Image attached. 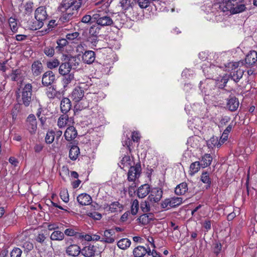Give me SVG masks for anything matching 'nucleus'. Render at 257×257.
Masks as SVG:
<instances>
[{
	"instance_id": "obj_1",
	"label": "nucleus",
	"mask_w": 257,
	"mask_h": 257,
	"mask_svg": "<svg viewBox=\"0 0 257 257\" xmlns=\"http://www.w3.org/2000/svg\"><path fill=\"white\" fill-rule=\"evenodd\" d=\"M219 4H215V8H220L223 11L230 12L232 14H236L245 11L246 7L245 5L240 3V0H227Z\"/></svg>"
},
{
	"instance_id": "obj_2",
	"label": "nucleus",
	"mask_w": 257,
	"mask_h": 257,
	"mask_svg": "<svg viewBox=\"0 0 257 257\" xmlns=\"http://www.w3.org/2000/svg\"><path fill=\"white\" fill-rule=\"evenodd\" d=\"M35 20L29 22V28L32 30H37L41 29L44 24L48 17L46 8L41 6L38 7L34 13Z\"/></svg>"
},
{
	"instance_id": "obj_3",
	"label": "nucleus",
	"mask_w": 257,
	"mask_h": 257,
	"mask_svg": "<svg viewBox=\"0 0 257 257\" xmlns=\"http://www.w3.org/2000/svg\"><path fill=\"white\" fill-rule=\"evenodd\" d=\"M67 4H69V2L64 0L59 7V10L62 13L60 20L64 23L67 22L73 18V13L72 12V11L75 10L74 6L71 5L68 8L65 7V5L67 6Z\"/></svg>"
},
{
	"instance_id": "obj_4",
	"label": "nucleus",
	"mask_w": 257,
	"mask_h": 257,
	"mask_svg": "<svg viewBox=\"0 0 257 257\" xmlns=\"http://www.w3.org/2000/svg\"><path fill=\"white\" fill-rule=\"evenodd\" d=\"M141 173V168L140 164H137L135 166H131L127 173V180L132 182L130 185V187L133 190L136 187V181L140 177Z\"/></svg>"
},
{
	"instance_id": "obj_5",
	"label": "nucleus",
	"mask_w": 257,
	"mask_h": 257,
	"mask_svg": "<svg viewBox=\"0 0 257 257\" xmlns=\"http://www.w3.org/2000/svg\"><path fill=\"white\" fill-rule=\"evenodd\" d=\"M118 18L114 22L115 23H117L119 20L120 16L118 15ZM92 18L98 25L102 27L111 26L114 23L110 16L108 15H103L100 12L94 14Z\"/></svg>"
},
{
	"instance_id": "obj_6",
	"label": "nucleus",
	"mask_w": 257,
	"mask_h": 257,
	"mask_svg": "<svg viewBox=\"0 0 257 257\" xmlns=\"http://www.w3.org/2000/svg\"><path fill=\"white\" fill-rule=\"evenodd\" d=\"M32 89L33 87L31 83H27L22 88V104L28 107L30 105L32 99Z\"/></svg>"
},
{
	"instance_id": "obj_7",
	"label": "nucleus",
	"mask_w": 257,
	"mask_h": 257,
	"mask_svg": "<svg viewBox=\"0 0 257 257\" xmlns=\"http://www.w3.org/2000/svg\"><path fill=\"white\" fill-rule=\"evenodd\" d=\"M84 92L82 88L76 87L72 91L71 95V98L75 102H78L82 100L81 102V104H83L81 107L82 108H85L88 106V102L85 99H82L84 97Z\"/></svg>"
},
{
	"instance_id": "obj_8",
	"label": "nucleus",
	"mask_w": 257,
	"mask_h": 257,
	"mask_svg": "<svg viewBox=\"0 0 257 257\" xmlns=\"http://www.w3.org/2000/svg\"><path fill=\"white\" fill-rule=\"evenodd\" d=\"M214 86L213 81L208 78L204 81H200L199 88L203 94L206 96H208L211 94Z\"/></svg>"
},
{
	"instance_id": "obj_9",
	"label": "nucleus",
	"mask_w": 257,
	"mask_h": 257,
	"mask_svg": "<svg viewBox=\"0 0 257 257\" xmlns=\"http://www.w3.org/2000/svg\"><path fill=\"white\" fill-rule=\"evenodd\" d=\"M27 126L29 132L35 134L37 128V123L35 116L34 114H30L27 118Z\"/></svg>"
},
{
	"instance_id": "obj_10",
	"label": "nucleus",
	"mask_w": 257,
	"mask_h": 257,
	"mask_svg": "<svg viewBox=\"0 0 257 257\" xmlns=\"http://www.w3.org/2000/svg\"><path fill=\"white\" fill-rule=\"evenodd\" d=\"M74 60V59H69L68 62L62 63L59 68V74L64 76L70 73L71 70L73 68L72 63Z\"/></svg>"
},
{
	"instance_id": "obj_11",
	"label": "nucleus",
	"mask_w": 257,
	"mask_h": 257,
	"mask_svg": "<svg viewBox=\"0 0 257 257\" xmlns=\"http://www.w3.org/2000/svg\"><path fill=\"white\" fill-rule=\"evenodd\" d=\"M55 78V75L52 71H47L43 75L42 79V84L44 86H48L53 83Z\"/></svg>"
},
{
	"instance_id": "obj_12",
	"label": "nucleus",
	"mask_w": 257,
	"mask_h": 257,
	"mask_svg": "<svg viewBox=\"0 0 257 257\" xmlns=\"http://www.w3.org/2000/svg\"><path fill=\"white\" fill-rule=\"evenodd\" d=\"M163 191L161 189L154 188L148 197V199L154 203L158 202L162 197Z\"/></svg>"
},
{
	"instance_id": "obj_13",
	"label": "nucleus",
	"mask_w": 257,
	"mask_h": 257,
	"mask_svg": "<svg viewBox=\"0 0 257 257\" xmlns=\"http://www.w3.org/2000/svg\"><path fill=\"white\" fill-rule=\"evenodd\" d=\"M151 249L146 248L145 246L139 245L135 247L133 250V254L135 257H144L147 253L150 255Z\"/></svg>"
},
{
	"instance_id": "obj_14",
	"label": "nucleus",
	"mask_w": 257,
	"mask_h": 257,
	"mask_svg": "<svg viewBox=\"0 0 257 257\" xmlns=\"http://www.w3.org/2000/svg\"><path fill=\"white\" fill-rule=\"evenodd\" d=\"M66 253L71 256H77L81 253V248L77 244H71L66 249Z\"/></svg>"
},
{
	"instance_id": "obj_15",
	"label": "nucleus",
	"mask_w": 257,
	"mask_h": 257,
	"mask_svg": "<svg viewBox=\"0 0 257 257\" xmlns=\"http://www.w3.org/2000/svg\"><path fill=\"white\" fill-rule=\"evenodd\" d=\"M104 208L110 212H116L117 211H120L122 209V205L120 204L118 201H115L112 202L109 205L104 204Z\"/></svg>"
},
{
	"instance_id": "obj_16",
	"label": "nucleus",
	"mask_w": 257,
	"mask_h": 257,
	"mask_svg": "<svg viewBox=\"0 0 257 257\" xmlns=\"http://www.w3.org/2000/svg\"><path fill=\"white\" fill-rule=\"evenodd\" d=\"M77 200L78 202L81 205H88L92 202L91 196L86 193H82L79 195L77 197Z\"/></svg>"
},
{
	"instance_id": "obj_17",
	"label": "nucleus",
	"mask_w": 257,
	"mask_h": 257,
	"mask_svg": "<svg viewBox=\"0 0 257 257\" xmlns=\"http://www.w3.org/2000/svg\"><path fill=\"white\" fill-rule=\"evenodd\" d=\"M77 135V132L73 126L68 127L64 133L65 139L68 141L74 140Z\"/></svg>"
},
{
	"instance_id": "obj_18",
	"label": "nucleus",
	"mask_w": 257,
	"mask_h": 257,
	"mask_svg": "<svg viewBox=\"0 0 257 257\" xmlns=\"http://www.w3.org/2000/svg\"><path fill=\"white\" fill-rule=\"evenodd\" d=\"M95 59V54L93 51H87L82 55V60L85 63L91 64Z\"/></svg>"
},
{
	"instance_id": "obj_19",
	"label": "nucleus",
	"mask_w": 257,
	"mask_h": 257,
	"mask_svg": "<svg viewBox=\"0 0 257 257\" xmlns=\"http://www.w3.org/2000/svg\"><path fill=\"white\" fill-rule=\"evenodd\" d=\"M71 108V102L70 99L68 98H63L60 103L61 111L63 113H67Z\"/></svg>"
},
{
	"instance_id": "obj_20",
	"label": "nucleus",
	"mask_w": 257,
	"mask_h": 257,
	"mask_svg": "<svg viewBox=\"0 0 257 257\" xmlns=\"http://www.w3.org/2000/svg\"><path fill=\"white\" fill-rule=\"evenodd\" d=\"M43 65L39 61H35L32 65V72L35 76H38L43 71Z\"/></svg>"
},
{
	"instance_id": "obj_21",
	"label": "nucleus",
	"mask_w": 257,
	"mask_h": 257,
	"mask_svg": "<svg viewBox=\"0 0 257 257\" xmlns=\"http://www.w3.org/2000/svg\"><path fill=\"white\" fill-rule=\"evenodd\" d=\"M239 106L238 100L234 97H230L228 99L227 107L232 111L236 110Z\"/></svg>"
},
{
	"instance_id": "obj_22",
	"label": "nucleus",
	"mask_w": 257,
	"mask_h": 257,
	"mask_svg": "<svg viewBox=\"0 0 257 257\" xmlns=\"http://www.w3.org/2000/svg\"><path fill=\"white\" fill-rule=\"evenodd\" d=\"M133 164V161L131 160L130 157L125 155L121 159L118 165L121 169H124L125 168H130Z\"/></svg>"
},
{
	"instance_id": "obj_23",
	"label": "nucleus",
	"mask_w": 257,
	"mask_h": 257,
	"mask_svg": "<svg viewBox=\"0 0 257 257\" xmlns=\"http://www.w3.org/2000/svg\"><path fill=\"white\" fill-rule=\"evenodd\" d=\"M95 252V249L93 245L86 246L81 249V254L85 257H93Z\"/></svg>"
},
{
	"instance_id": "obj_24",
	"label": "nucleus",
	"mask_w": 257,
	"mask_h": 257,
	"mask_svg": "<svg viewBox=\"0 0 257 257\" xmlns=\"http://www.w3.org/2000/svg\"><path fill=\"white\" fill-rule=\"evenodd\" d=\"M150 192V188L148 184H144L140 186L138 190V196L140 198L145 197Z\"/></svg>"
},
{
	"instance_id": "obj_25",
	"label": "nucleus",
	"mask_w": 257,
	"mask_h": 257,
	"mask_svg": "<svg viewBox=\"0 0 257 257\" xmlns=\"http://www.w3.org/2000/svg\"><path fill=\"white\" fill-rule=\"evenodd\" d=\"M199 137L197 136H193L188 138L187 140V145L188 149H197L199 146Z\"/></svg>"
},
{
	"instance_id": "obj_26",
	"label": "nucleus",
	"mask_w": 257,
	"mask_h": 257,
	"mask_svg": "<svg viewBox=\"0 0 257 257\" xmlns=\"http://www.w3.org/2000/svg\"><path fill=\"white\" fill-rule=\"evenodd\" d=\"M257 61V52L255 51H251L246 55L245 62L249 65L255 64Z\"/></svg>"
},
{
	"instance_id": "obj_27",
	"label": "nucleus",
	"mask_w": 257,
	"mask_h": 257,
	"mask_svg": "<svg viewBox=\"0 0 257 257\" xmlns=\"http://www.w3.org/2000/svg\"><path fill=\"white\" fill-rule=\"evenodd\" d=\"M188 189L187 183L186 182H183L176 186L175 192L178 195H182L185 194Z\"/></svg>"
},
{
	"instance_id": "obj_28",
	"label": "nucleus",
	"mask_w": 257,
	"mask_h": 257,
	"mask_svg": "<svg viewBox=\"0 0 257 257\" xmlns=\"http://www.w3.org/2000/svg\"><path fill=\"white\" fill-rule=\"evenodd\" d=\"M153 219V215L152 214H144L141 215L137 219L139 223L142 225H147L149 224Z\"/></svg>"
},
{
	"instance_id": "obj_29",
	"label": "nucleus",
	"mask_w": 257,
	"mask_h": 257,
	"mask_svg": "<svg viewBox=\"0 0 257 257\" xmlns=\"http://www.w3.org/2000/svg\"><path fill=\"white\" fill-rule=\"evenodd\" d=\"M80 154L79 148L78 146L73 145L70 148L69 156L71 160H76Z\"/></svg>"
},
{
	"instance_id": "obj_30",
	"label": "nucleus",
	"mask_w": 257,
	"mask_h": 257,
	"mask_svg": "<svg viewBox=\"0 0 257 257\" xmlns=\"http://www.w3.org/2000/svg\"><path fill=\"white\" fill-rule=\"evenodd\" d=\"M114 234V230L112 229L106 230L104 232V241L106 242L111 243L114 241L113 235Z\"/></svg>"
},
{
	"instance_id": "obj_31",
	"label": "nucleus",
	"mask_w": 257,
	"mask_h": 257,
	"mask_svg": "<svg viewBox=\"0 0 257 257\" xmlns=\"http://www.w3.org/2000/svg\"><path fill=\"white\" fill-rule=\"evenodd\" d=\"M212 161V158L210 154H206L202 158L201 160V166L203 168H205L209 166Z\"/></svg>"
},
{
	"instance_id": "obj_32",
	"label": "nucleus",
	"mask_w": 257,
	"mask_h": 257,
	"mask_svg": "<svg viewBox=\"0 0 257 257\" xmlns=\"http://www.w3.org/2000/svg\"><path fill=\"white\" fill-rule=\"evenodd\" d=\"M131 241L128 238H122L119 240L117 243V246L121 249H126L131 245Z\"/></svg>"
},
{
	"instance_id": "obj_33",
	"label": "nucleus",
	"mask_w": 257,
	"mask_h": 257,
	"mask_svg": "<svg viewBox=\"0 0 257 257\" xmlns=\"http://www.w3.org/2000/svg\"><path fill=\"white\" fill-rule=\"evenodd\" d=\"M207 145L209 148H213L215 146L220 147L221 143L218 141L217 137H212L207 142Z\"/></svg>"
},
{
	"instance_id": "obj_34",
	"label": "nucleus",
	"mask_w": 257,
	"mask_h": 257,
	"mask_svg": "<svg viewBox=\"0 0 257 257\" xmlns=\"http://www.w3.org/2000/svg\"><path fill=\"white\" fill-rule=\"evenodd\" d=\"M64 238V234L59 230L54 231L50 236V238L52 240H62Z\"/></svg>"
},
{
	"instance_id": "obj_35",
	"label": "nucleus",
	"mask_w": 257,
	"mask_h": 257,
	"mask_svg": "<svg viewBox=\"0 0 257 257\" xmlns=\"http://www.w3.org/2000/svg\"><path fill=\"white\" fill-rule=\"evenodd\" d=\"M9 26L13 33H17L19 28L18 21L14 18L11 17L9 19Z\"/></svg>"
},
{
	"instance_id": "obj_36",
	"label": "nucleus",
	"mask_w": 257,
	"mask_h": 257,
	"mask_svg": "<svg viewBox=\"0 0 257 257\" xmlns=\"http://www.w3.org/2000/svg\"><path fill=\"white\" fill-rule=\"evenodd\" d=\"M243 71L240 69H237L236 71L232 72L231 73V79L235 81L238 82L242 77Z\"/></svg>"
},
{
	"instance_id": "obj_37",
	"label": "nucleus",
	"mask_w": 257,
	"mask_h": 257,
	"mask_svg": "<svg viewBox=\"0 0 257 257\" xmlns=\"http://www.w3.org/2000/svg\"><path fill=\"white\" fill-rule=\"evenodd\" d=\"M201 164L199 162H195L192 163L190 166L189 174L193 175L198 172L200 169Z\"/></svg>"
},
{
	"instance_id": "obj_38",
	"label": "nucleus",
	"mask_w": 257,
	"mask_h": 257,
	"mask_svg": "<svg viewBox=\"0 0 257 257\" xmlns=\"http://www.w3.org/2000/svg\"><path fill=\"white\" fill-rule=\"evenodd\" d=\"M69 117L67 115H62L58 118L57 124L60 128L64 127L67 124Z\"/></svg>"
},
{
	"instance_id": "obj_39",
	"label": "nucleus",
	"mask_w": 257,
	"mask_h": 257,
	"mask_svg": "<svg viewBox=\"0 0 257 257\" xmlns=\"http://www.w3.org/2000/svg\"><path fill=\"white\" fill-rule=\"evenodd\" d=\"M74 79V74L72 73H70L68 74L65 75L62 79L64 87H66L69 83H70Z\"/></svg>"
},
{
	"instance_id": "obj_40",
	"label": "nucleus",
	"mask_w": 257,
	"mask_h": 257,
	"mask_svg": "<svg viewBox=\"0 0 257 257\" xmlns=\"http://www.w3.org/2000/svg\"><path fill=\"white\" fill-rule=\"evenodd\" d=\"M82 1V0H69L68 1L69 2V4H67V6L65 5V7H67L68 8L71 5L74 6L75 10L76 11L78 9H79L81 6Z\"/></svg>"
},
{
	"instance_id": "obj_41",
	"label": "nucleus",
	"mask_w": 257,
	"mask_h": 257,
	"mask_svg": "<svg viewBox=\"0 0 257 257\" xmlns=\"http://www.w3.org/2000/svg\"><path fill=\"white\" fill-rule=\"evenodd\" d=\"M171 201V207H175L180 205L182 203L183 199L181 197H174L170 198Z\"/></svg>"
},
{
	"instance_id": "obj_42",
	"label": "nucleus",
	"mask_w": 257,
	"mask_h": 257,
	"mask_svg": "<svg viewBox=\"0 0 257 257\" xmlns=\"http://www.w3.org/2000/svg\"><path fill=\"white\" fill-rule=\"evenodd\" d=\"M60 196L61 199L65 203L69 202V195L67 189H63L60 191Z\"/></svg>"
},
{
	"instance_id": "obj_43",
	"label": "nucleus",
	"mask_w": 257,
	"mask_h": 257,
	"mask_svg": "<svg viewBox=\"0 0 257 257\" xmlns=\"http://www.w3.org/2000/svg\"><path fill=\"white\" fill-rule=\"evenodd\" d=\"M139 209V202L138 200L136 199L133 201L131 207V213L133 215H136Z\"/></svg>"
},
{
	"instance_id": "obj_44",
	"label": "nucleus",
	"mask_w": 257,
	"mask_h": 257,
	"mask_svg": "<svg viewBox=\"0 0 257 257\" xmlns=\"http://www.w3.org/2000/svg\"><path fill=\"white\" fill-rule=\"evenodd\" d=\"M55 138V133L53 131L48 132L45 137L46 142L47 144H51L53 142Z\"/></svg>"
},
{
	"instance_id": "obj_45",
	"label": "nucleus",
	"mask_w": 257,
	"mask_h": 257,
	"mask_svg": "<svg viewBox=\"0 0 257 257\" xmlns=\"http://www.w3.org/2000/svg\"><path fill=\"white\" fill-rule=\"evenodd\" d=\"M60 64V62L58 59H55L47 62V67L50 69H52L58 67Z\"/></svg>"
},
{
	"instance_id": "obj_46",
	"label": "nucleus",
	"mask_w": 257,
	"mask_h": 257,
	"mask_svg": "<svg viewBox=\"0 0 257 257\" xmlns=\"http://www.w3.org/2000/svg\"><path fill=\"white\" fill-rule=\"evenodd\" d=\"M140 207L143 212H148L150 211L151 209V206L149 202L146 200L141 202Z\"/></svg>"
},
{
	"instance_id": "obj_47",
	"label": "nucleus",
	"mask_w": 257,
	"mask_h": 257,
	"mask_svg": "<svg viewBox=\"0 0 257 257\" xmlns=\"http://www.w3.org/2000/svg\"><path fill=\"white\" fill-rule=\"evenodd\" d=\"M90 112L91 115L93 117H99L101 114V111L100 110V109H98V107L97 106H95L91 108Z\"/></svg>"
},
{
	"instance_id": "obj_48",
	"label": "nucleus",
	"mask_w": 257,
	"mask_h": 257,
	"mask_svg": "<svg viewBox=\"0 0 257 257\" xmlns=\"http://www.w3.org/2000/svg\"><path fill=\"white\" fill-rule=\"evenodd\" d=\"M99 25H94L90 27L89 29V33L93 36H96L99 33L100 28Z\"/></svg>"
},
{
	"instance_id": "obj_49",
	"label": "nucleus",
	"mask_w": 257,
	"mask_h": 257,
	"mask_svg": "<svg viewBox=\"0 0 257 257\" xmlns=\"http://www.w3.org/2000/svg\"><path fill=\"white\" fill-rule=\"evenodd\" d=\"M34 4L33 2H27L24 6L25 13L26 14H30L33 11Z\"/></svg>"
},
{
	"instance_id": "obj_50",
	"label": "nucleus",
	"mask_w": 257,
	"mask_h": 257,
	"mask_svg": "<svg viewBox=\"0 0 257 257\" xmlns=\"http://www.w3.org/2000/svg\"><path fill=\"white\" fill-rule=\"evenodd\" d=\"M201 180L204 183L208 184L211 183V180L209 178V174L205 172L202 174L201 176Z\"/></svg>"
},
{
	"instance_id": "obj_51",
	"label": "nucleus",
	"mask_w": 257,
	"mask_h": 257,
	"mask_svg": "<svg viewBox=\"0 0 257 257\" xmlns=\"http://www.w3.org/2000/svg\"><path fill=\"white\" fill-rule=\"evenodd\" d=\"M22 250L18 247H15L11 252V257H21Z\"/></svg>"
},
{
	"instance_id": "obj_52",
	"label": "nucleus",
	"mask_w": 257,
	"mask_h": 257,
	"mask_svg": "<svg viewBox=\"0 0 257 257\" xmlns=\"http://www.w3.org/2000/svg\"><path fill=\"white\" fill-rule=\"evenodd\" d=\"M79 34L78 32H74L72 33L67 34L66 36V38L69 41H73L77 39Z\"/></svg>"
},
{
	"instance_id": "obj_53",
	"label": "nucleus",
	"mask_w": 257,
	"mask_h": 257,
	"mask_svg": "<svg viewBox=\"0 0 257 257\" xmlns=\"http://www.w3.org/2000/svg\"><path fill=\"white\" fill-rule=\"evenodd\" d=\"M20 75V71L19 70H13L10 77L13 81H18L19 80V76Z\"/></svg>"
},
{
	"instance_id": "obj_54",
	"label": "nucleus",
	"mask_w": 257,
	"mask_h": 257,
	"mask_svg": "<svg viewBox=\"0 0 257 257\" xmlns=\"http://www.w3.org/2000/svg\"><path fill=\"white\" fill-rule=\"evenodd\" d=\"M44 53L48 56L52 57L54 54V49L51 47H47L44 50Z\"/></svg>"
},
{
	"instance_id": "obj_55",
	"label": "nucleus",
	"mask_w": 257,
	"mask_h": 257,
	"mask_svg": "<svg viewBox=\"0 0 257 257\" xmlns=\"http://www.w3.org/2000/svg\"><path fill=\"white\" fill-rule=\"evenodd\" d=\"M161 207L164 209L172 207H171V201L170 200V198L165 199L161 203Z\"/></svg>"
},
{
	"instance_id": "obj_56",
	"label": "nucleus",
	"mask_w": 257,
	"mask_h": 257,
	"mask_svg": "<svg viewBox=\"0 0 257 257\" xmlns=\"http://www.w3.org/2000/svg\"><path fill=\"white\" fill-rule=\"evenodd\" d=\"M88 215L89 217L95 220H100L102 217L101 214L96 212H89Z\"/></svg>"
},
{
	"instance_id": "obj_57",
	"label": "nucleus",
	"mask_w": 257,
	"mask_h": 257,
	"mask_svg": "<svg viewBox=\"0 0 257 257\" xmlns=\"http://www.w3.org/2000/svg\"><path fill=\"white\" fill-rule=\"evenodd\" d=\"M217 68H218V67L215 66V65H210V66L208 68H204L203 69V71L205 74L206 73L209 72L210 73V74H211V73L213 72L214 70H215Z\"/></svg>"
},
{
	"instance_id": "obj_58",
	"label": "nucleus",
	"mask_w": 257,
	"mask_h": 257,
	"mask_svg": "<svg viewBox=\"0 0 257 257\" xmlns=\"http://www.w3.org/2000/svg\"><path fill=\"white\" fill-rule=\"evenodd\" d=\"M213 251L217 255L221 251L222 245L220 243L216 242L214 244Z\"/></svg>"
},
{
	"instance_id": "obj_59",
	"label": "nucleus",
	"mask_w": 257,
	"mask_h": 257,
	"mask_svg": "<svg viewBox=\"0 0 257 257\" xmlns=\"http://www.w3.org/2000/svg\"><path fill=\"white\" fill-rule=\"evenodd\" d=\"M238 65V62H229L228 63V66H226V67H228V69H226V70L229 71L230 68H231V70L237 68Z\"/></svg>"
},
{
	"instance_id": "obj_60",
	"label": "nucleus",
	"mask_w": 257,
	"mask_h": 257,
	"mask_svg": "<svg viewBox=\"0 0 257 257\" xmlns=\"http://www.w3.org/2000/svg\"><path fill=\"white\" fill-rule=\"evenodd\" d=\"M211 221L209 220H206L203 222V226L205 229L206 232H208L211 229Z\"/></svg>"
},
{
	"instance_id": "obj_61",
	"label": "nucleus",
	"mask_w": 257,
	"mask_h": 257,
	"mask_svg": "<svg viewBox=\"0 0 257 257\" xmlns=\"http://www.w3.org/2000/svg\"><path fill=\"white\" fill-rule=\"evenodd\" d=\"M46 239V236L43 233H39L36 237V240L40 243H43Z\"/></svg>"
},
{
	"instance_id": "obj_62",
	"label": "nucleus",
	"mask_w": 257,
	"mask_h": 257,
	"mask_svg": "<svg viewBox=\"0 0 257 257\" xmlns=\"http://www.w3.org/2000/svg\"><path fill=\"white\" fill-rule=\"evenodd\" d=\"M67 44V40L66 39H60L57 41L58 47L60 48H63Z\"/></svg>"
},
{
	"instance_id": "obj_63",
	"label": "nucleus",
	"mask_w": 257,
	"mask_h": 257,
	"mask_svg": "<svg viewBox=\"0 0 257 257\" xmlns=\"http://www.w3.org/2000/svg\"><path fill=\"white\" fill-rule=\"evenodd\" d=\"M76 233V232L72 228H68L64 231L65 234L69 236H74Z\"/></svg>"
},
{
	"instance_id": "obj_64",
	"label": "nucleus",
	"mask_w": 257,
	"mask_h": 257,
	"mask_svg": "<svg viewBox=\"0 0 257 257\" xmlns=\"http://www.w3.org/2000/svg\"><path fill=\"white\" fill-rule=\"evenodd\" d=\"M92 19V17L91 16L88 15H86L84 16L82 19H81V22L85 23V24H88L89 23Z\"/></svg>"
}]
</instances>
